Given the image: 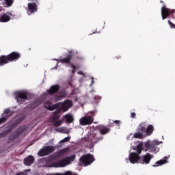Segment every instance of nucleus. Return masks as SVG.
<instances>
[{
    "mask_svg": "<svg viewBox=\"0 0 175 175\" xmlns=\"http://www.w3.org/2000/svg\"><path fill=\"white\" fill-rule=\"evenodd\" d=\"M13 1L14 0H5V5H7L8 8H10V6L13 5Z\"/></svg>",
    "mask_w": 175,
    "mask_h": 175,
    "instance_id": "obj_34",
    "label": "nucleus"
},
{
    "mask_svg": "<svg viewBox=\"0 0 175 175\" xmlns=\"http://www.w3.org/2000/svg\"><path fill=\"white\" fill-rule=\"evenodd\" d=\"M59 88H61V87L59 85H53L46 91L49 95H54V94H57V92L59 91Z\"/></svg>",
    "mask_w": 175,
    "mask_h": 175,
    "instance_id": "obj_17",
    "label": "nucleus"
},
{
    "mask_svg": "<svg viewBox=\"0 0 175 175\" xmlns=\"http://www.w3.org/2000/svg\"><path fill=\"white\" fill-rule=\"evenodd\" d=\"M60 118L61 116L59 115H53V117L50 118V121L51 122H55L56 121H58Z\"/></svg>",
    "mask_w": 175,
    "mask_h": 175,
    "instance_id": "obj_28",
    "label": "nucleus"
},
{
    "mask_svg": "<svg viewBox=\"0 0 175 175\" xmlns=\"http://www.w3.org/2000/svg\"><path fill=\"white\" fill-rule=\"evenodd\" d=\"M174 14H175V10H172L170 8H166L165 5H164L161 8L162 20H166V18H167L169 17V16H172V17H174L173 15Z\"/></svg>",
    "mask_w": 175,
    "mask_h": 175,
    "instance_id": "obj_6",
    "label": "nucleus"
},
{
    "mask_svg": "<svg viewBox=\"0 0 175 175\" xmlns=\"http://www.w3.org/2000/svg\"><path fill=\"white\" fill-rule=\"evenodd\" d=\"M115 120H109L110 126H114Z\"/></svg>",
    "mask_w": 175,
    "mask_h": 175,
    "instance_id": "obj_45",
    "label": "nucleus"
},
{
    "mask_svg": "<svg viewBox=\"0 0 175 175\" xmlns=\"http://www.w3.org/2000/svg\"><path fill=\"white\" fill-rule=\"evenodd\" d=\"M16 99L18 103L21 102H24V100H27L28 99V93L25 92H17L16 93Z\"/></svg>",
    "mask_w": 175,
    "mask_h": 175,
    "instance_id": "obj_11",
    "label": "nucleus"
},
{
    "mask_svg": "<svg viewBox=\"0 0 175 175\" xmlns=\"http://www.w3.org/2000/svg\"><path fill=\"white\" fill-rule=\"evenodd\" d=\"M55 151V147L53 146H45L42 148L38 152V157H46V155H49V154H53Z\"/></svg>",
    "mask_w": 175,
    "mask_h": 175,
    "instance_id": "obj_5",
    "label": "nucleus"
},
{
    "mask_svg": "<svg viewBox=\"0 0 175 175\" xmlns=\"http://www.w3.org/2000/svg\"><path fill=\"white\" fill-rule=\"evenodd\" d=\"M113 125H116L117 126H120V125H121V121H120V120H115V122H114Z\"/></svg>",
    "mask_w": 175,
    "mask_h": 175,
    "instance_id": "obj_43",
    "label": "nucleus"
},
{
    "mask_svg": "<svg viewBox=\"0 0 175 175\" xmlns=\"http://www.w3.org/2000/svg\"><path fill=\"white\" fill-rule=\"evenodd\" d=\"M146 129L147 124H146V122L141 123L137 127L138 131L141 132L142 133H146Z\"/></svg>",
    "mask_w": 175,
    "mask_h": 175,
    "instance_id": "obj_20",
    "label": "nucleus"
},
{
    "mask_svg": "<svg viewBox=\"0 0 175 175\" xmlns=\"http://www.w3.org/2000/svg\"><path fill=\"white\" fill-rule=\"evenodd\" d=\"M57 132H60L61 133H66V129H65L64 127H62V128H59V129H56Z\"/></svg>",
    "mask_w": 175,
    "mask_h": 175,
    "instance_id": "obj_36",
    "label": "nucleus"
},
{
    "mask_svg": "<svg viewBox=\"0 0 175 175\" xmlns=\"http://www.w3.org/2000/svg\"><path fill=\"white\" fill-rule=\"evenodd\" d=\"M18 137V135L16 134V133H14L12 135H10L8 137L9 142H13V140H16Z\"/></svg>",
    "mask_w": 175,
    "mask_h": 175,
    "instance_id": "obj_29",
    "label": "nucleus"
},
{
    "mask_svg": "<svg viewBox=\"0 0 175 175\" xmlns=\"http://www.w3.org/2000/svg\"><path fill=\"white\" fill-rule=\"evenodd\" d=\"M73 173L72 171H67L65 172L64 173H55V175H72Z\"/></svg>",
    "mask_w": 175,
    "mask_h": 175,
    "instance_id": "obj_33",
    "label": "nucleus"
},
{
    "mask_svg": "<svg viewBox=\"0 0 175 175\" xmlns=\"http://www.w3.org/2000/svg\"><path fill=\"white\" fill-rule=\"evenodd\" d=\"M97 129L99 131L100 135H107L111 131L110 128L103 125H98Z\"/></svg>",
    "mask_w": 175,
    "mask_h": 175,
    "instance_id": "obj_16",
    "label": "nucleus"
},
{
    "mask_svg": "<svg viewBox=\"0 0 175 175\" xmlns=\"http://www.w3.org/2000/svg\"><path fill=\"white\" fill-rule=\"evenodd\" d=\"M25 172H17L15 175H28V173L27 172H31V170H25Z\"/></svg>",
    "mask_w": 175,
    "mask_h": 175,
    "instance_id": "obj_38",
    "label": "nucleus"
},
{
    "mask_svg": "<svg viewBox=\"0 0 175 175\" xmlns=\"http://www.w3.org/2000/svg\"><path fill=\"white\" fill-rule=\"evenodd\" d=\"M140 155L136 152H131L129 156L130 163H133V165H135V163H140Z\"/></svg>",
    "mask_w": 175,
    "mask_h": 175,
    "instance_id": "obj_8",
    "label": "nucleus"
},
{
    "mask_svg": "<svg viewBox=\"0 0 175 175\" xmlns=\"http://www.w3.org/2000/svg\"><path fill=\"white\" fill-rule=\"evenodd\" d=\"M75 159H76V155L72 154V156L64 158L60 161L52 163L50 167H65L66 166H68V165H70Z\"/></svg>",
    "mask_w": 175,
    "mask_h": 175,
    "instance_id": "obj_2",
    "label": "nucleus"
},
{
    "mask_svg": "<svg viewBox=\"0 0 175 175\" xmlns=\"http://www.w3.org/2000/svg\"><path fill=\"white\" fill-rule=\"evenodd\" d=\"M53 125L55 126H61V125H62V120H57L56 122H55L54 123H53Z\"/></svg>",
    "mask_w": 175,
    "mask_h": 175,
    "instance_id": "obj_37",
    "label": "nucleus"
},
{
    "mask_svg": "<svg viewBox=\"0 0 175 175\" xmlns=\"http://www.w3.org/2000/svg\"><path fill=\"white\" fill-rule=\"evenodd\" d=\"M133 137L135 139H143V133L139 131L138 133H135Z\"/></svg>",
    "mask_w": 175,
    "mask_h": 175,
    "instance_id": "obj_32",
    "label": "nucleus"
},
{
    "mask_svg": "<svg viewBox=\"0 0 175 175\" xmlns=\"http://www.w3.org/2000/svg\"><path fill=\"white\" fill-rule=\"evenodd\" d=\"M70 140V137H66L60 141V143H66V142H69Z\"/></svg>",
    "mask_w": 175,
    "mask_h": 175,
    "instance_id": "obj_40",
    "label": "nucleus"
},
{
    "mask_svg": "<svg viewBox=\"0 0 175 175\" xmlns=\"http://www.w3.org/2000/svg\"><path fill=\"white\" fill-rule=\"evenodd\" d=\"M160 3H163V5H165V3L163 2V1H161Z\"/></svg>",
    "mask_w": 175,
    "mask_h": 175,
    "instance_id": "obj_49",
    "label": "nucleus"
},
{
    "mask_svg": "<svg viewBox=\"0 0 175 175\" xmlns=\"http://www.w3.org/2000/svg\"><path fill=\"white\" fill-rule=\"evenodd\" d=\"M64 117L66 118V122L68 124H72V122L74 121L73 116L69 113L66 114Z\"/></svg>",
    "mask_w": 175,
    "mask_h": 175,
    "instance_id": "obj_26",
    "label": "nucleus"
},
{
    "mask_svg": "<svg viewBox=\"0 0 175 175\" xmlns=\"http://www.w3.org/2000/svg\"><path fill=\"white\" fill-rule=\"evenodd\" d=\"M118 59H120V58H121V57H116Z\"/></svg>",
    "mask_w": 175,
    "mask_h": 175,
    "instance_id": "obj_52",
    "label": "nucleus"
},
{
    "mask_svg": "<svg viewBox=\"0 0 175 175\" xmlns=\"http://www.w3.org/2000/svg\"><path fill=\"white\" fill-rule=\"evenodd\" d=\"M6 64H9V62L8 60V57L6 55H1L0 66H3V65H6Z\"/></svg>",
    "mask_w": 175,
    "mask_h": 175,
    "instance_id": "obj_21",
    "label": "nucleus"
},
{
    "mask_svg": "<svg viewBox=\"0 0 175 175\" xmlns=\"http://www.w3.org/2000/svg\"><path fill=\"white\" fill-rule=\"evenodd\" d=\"M168 24L170 26V28L175 29V25L173 23H172V21H168Z\"/></svg>",
    "mask_w": 175,
    "mask_h": 175,
    "instance_id": "obj_42",
    "label": "nucleus"
},
{
    "mask_svg": "<svg viewBox=\"0 0 175 175\" xmlns=\"http://www.w3.org/2000/svg\"><path fill=\"white\" fill-rule=\"evenodd\" d=\"M29 1H31V2H33L34 0H29Z\"/></svg>",
    "mask_w": 175,
    "mask_h": 175,
    "instance_id": "obj_53",
    "label": "nucleus"
},
{
    "mask_svg": "<svg viewBox=\"0 0 175 175\" xmlns=\"http://www.w3.org/2000/svg\"><path fill=\"white\" fill-rule=\"evenodd\" d=\"M10 16H9V15L5 14L3 15H2L0 17V22L1 23H8V21H10Z\"/></svg>",
    "mask_w": 175,
    "mask_h": 175,
    "instance_id": "obj_23",
    "label": "nucleus"
},
{
    "mask_svg": "<svg viewBox=\"0 0 175 175\" xmlns=\"http://www.w3.org/2000/svg\"><path fill=\"white\" fill-rule=\"evenodd\" d=\"M16 126H17V123H12L9 128L5 130V132L7 133L8 135H9V133H12V131L14 129V128H16Z\"/></svg>",
    "mask_w": 175,
    "mask_h": 175,
    "instance_id": "obj_25",
    "label": "nucleus"
},
{
    "mask_svg": "<svg viewBox=\"0 0 175 175\" xmlns=\"http://www.w3.org/2000/svg\"><path fill=\"white\" fill-rule=\"evenodd\" d=\"M55 111L53 112V116H59V114L62 111L61 109V104H59V107L55 108Z\"/></svg>",
    "mask_w": 175,
    "mask_h": 175,
    "instance_id": "obj_31",
    "label": "nucleus"
},
{
    "mask_svg": "<svg viewBox=\"0 0 175 175\" xmlns=\"http://www.w3.org/2000/svg\"><path fill=\"white\" fill-rule=\"evenodd\" d=\"M167 157H164L162 159L157 161L154 165H152L153 167H157V166H161V165H165V163H167Z\"/></svg>",
    "mask_w": 175,
    "mask_h": 175,
    "instance_id": "obj_19",
    "label": "nucleus"
},
{
    "mask_svg": "<svg viewBox=\"0 0 175 175\" xmlns=\"http://www.w3.org/2000/svg\"><path fill=\"white\" fill-rule=\"evenodd\" d=\"M70 64L71 66V68H72V69L76 70V66H75L72 63H70Z\"/></svg>",
    "mask_w": 175,
    "mask_h": 175,
    "instance_id": "obj_47",
    "label": "nucleus"
},
{
    "mask_svg": "<svg viewBox=\"0 0 175 175\" xmlns=\"http://www.w3.org/2000/svg\"><path fill=\"white\" fill-rule=\"evenodd\" d=\"M4 114H8L7 117H10L13 113L10 111V109H6L4 111Z\"/></svg>",
    "mask_w": 175,
    "mask_h": 175,
    "instance_id": "obj_35",
    "label": "nucleus"
},
{
    "mask_svg": "<svg viewBox=\"0 0 175 175\" xmlns=\"http://www.w3.org/2000/svg\"><path fill=\"white\" fill-rule=\"evenodd\" d=\"M66 152H68V148H64L58 151V152L56 153L55 157H59V155H64V154H66Z\"/></svg>",
    "mask_w": 175,
    "mask_h": 175,
    "instance_id": "obj_30",
    "label": "nucleus"
},
{
    "mask_svg": "<svg viewBox=\"0 0 175 175\" xmlns=\"http://www.w3.org/2000/svg\"><path fill=\"white\" fill-rule=\"evenodd\" d=\"M57 104H60V109L62 111H68L70 107L72 106V100H65L64 103H57Z\"/></svg>",
    "mask_w": 175,
    "mask_h": 175,
    "instance_id": "obj_12",
    "label": "nucleus"
},
{
    "mask_svg": "<svg viewBox=\"0 0 175 175\" xmlns=\"http://www.w3.org/2000/svg\"><path fill=\"white\" fill-rule=\"evenodd\" d=\"M65 96H66V92H61L59 96H55V100H62Z\"/></svg>",
    "mask_w": 175,
    "mask_h": 175,
    "instance_id": "obj_24",
    "label": "nucleus"
},
{
    "mask_svg": "<svg viewBox=\"0 0 175 175\" xmlns=\"http://www.w3.org/2000/svg\"><path fill=\"white\" fill-rule=\"evenodd\" d=\"M7 120H8L7 118H0V125H1V124H3L4 122H6Z\"/></svg>",
    "mask_w": 175,
    "mask_h": 175,
    "instance_id": "obj_41",
    "label": "nucleus"
},
{
    "mask_svg": "<svg viewBox=\"0 0 175 175\" xmlns=\"http://www.w3.org/2000/svg\"><path fill=\"white\" fill-rule=\"evenodd\" d=\"M95 161V158L91 154H87L81 156L79 159L80 166H88Z\"/></svg>",
    "mask_w": 175,
    "mask_h": 175,
    "instance_id": "obj_4",
    "label": "nucleus"
},
{
    "mask_svg": "<svg viewBox=\"0 0 175 175\" xmlns=\"http://www.w3.org/2000/svg\"><path fill=\"white\" fill-rule=\"evenodd\" d=\"M8 135V134L6 131H2L1 133H0V137H6Z\"/></svg>",
    "mask_w": 175,
    "mask_h": 175,
    "instance_id": "obj_39",
    "label": "nucleus"
},
{
    "mask_svg": "<svg viewBox=\"0 0 175 175\" xmlns=\"http://www.w3.org/2000/svg\"><path fill=\"white\" fill-rule=\"evenodd\" d=\"M154 156L150 153H146L145 155L140 157L139 163L142 165H148Z\"/></svg>",
    "mask_w": 175,
    "mask_h": 175,
    "instance_id": "obj_10",
    "label": "nucleus"
},
{
    "mask_svg": "<svg viewBox=\"0 0 175 175\" xmlns=\"http://www.w3.org/2000/svg\"><path fill=\"white\" fill-rule=\"evenodd\" d=\"M93 122H94V114L93 116L86 115L79 119V124L82 126L91 125V124H92Z\"/></svg>",
    "mask_w": 175,
    "mask_h": 175,
    "instance_id": "obj_7",
    "label": "nucleus"
},
{
    "mask_svg": "<svg viewBox=\"0 0 175 175\" xmlns=\"http://www.w3.org/2000/svg\"><path fill=\"white\" fill-rule=\"evenodd\" d=\"M152 132H154V126L150 124L147 126L145 133H146L148 136H150V135H152Z\"/></svg>",
    "mask_w": 175,
    "mask_h": 175,
    "instance_id": "obj_22",
    "label": "nucleus"
},
{
    "mask_svg": "<svg viewBox=\"0 0 175 175\" xmlns=\"http://www.w3.org/2000/svg\"><path fill=\"white\" fill-rule=\"evenodd\" d=\"M72 73H75V72H76V70L73 69V70H72Z\"/></svg>",
    "mask_w": 175,
    "mask_h": 175,
    "instance_id": "obj_50",
    "label": "nucleus"
},
{
    "mask_svg": "<svg viewBox=\"0 0 175 175\" xmlns=\"http://www.w3.org/2000/svg\"><path fill=\"white\" fill-rule=\"evenodd\" d=\"M84 142L86 143H90V147H94L95 144H98L99 142L103 140V136L99 135V134L96 133H90L88 137L83 138Z\"/></svg>",
    "mask_w": 175,
    "mask_h": 175,
    "instance_id": "obj_3",
    "label": "nucleus"
},
{
    "mask_svg": "<svg viewBox=\"0 0 175 175\" xmlns=\"http://www.w3.org/2000/svg\"><path fill=\"white\" fill-rule=\"evenodd\" d=\"M23 121L22 119H17L14 123L16 124V125H18V124H21V122Z\"/></svg>",
    "mask_w": 175,
    "mask_h": 175,
    "instance_id": "obj_44",
    "label": "nucleus"
},
{
    "mask_svg": "<svg viewBox=\"0 0 175 175\" xmlns=\"http://www.w3.org/2000/svg\"><path fill=\"white\" fill-rule=\"evenodd\" d=\"M131 118H136V113L135 112H132L131 113Z\"/></svg>",
    "mask_w": 175,
    "mask_h": 175,
    "instance_id": "obj_46",
    "label": "nucleus"
},
{
    "mask_svg": "<svg viewBox=\"0 0 175 175\" xmlns=\"http://www.w3.org/2000/svg\"><path fill=\"white\" fill-rule=\"evenodd\" d=\"M35 162V157L32 155H29L23 160V163L25 165V166H31L32 163Z\"/></svg>",
    "mask_w": 175,
    "mask_h": 175,
    "instance_id": "obj_15",
    "label": "nucleus"
},
{
    "mask_svg": "<svg viewBox=\"0 0 175 175\" xmlns=\"http://www.w3.org/2000/svg\"><path fill=\"white\" fill-rule=\"evenodd\" d=\"M159 146V142L158 141H147L144 145L143 142L139 143L136 148L137 154L139 155L142 154V151H155V147Z\"/></svg>",
    "mask_w": 175,
    "mask_h": 175,
    "instance_id": "obj_1",
    "label": "nucleus"
},
{
    "mask_svg": "<svg viewBox=\"0 0 175 175\" xmlns=\"http://www.w3.org/2000/svg\"><path fill=\"white\" fill-rule=\"evenodd\" d=\"M69 85H72V83H69Z\"/></svg>",
    "mask_w": 175,
    "mask_h": 175,
    "instance_id": "obj_54",
    "label": "nucleus"
},
{
    "mask_svg": "<svg viewBox=\"0 0 175 175\" xmlns=\"http://www.w3.org/2000/svg\"><path fill=\"white\" fill-rule=\"evenodd\" d=\"M79 75H83V72H79Z\"/></svg>",
    "mask_w": 175,
    "mask_h": 175,
    "instance_id": "obj_51",
    "label": "nucleus"
},
{
    "mask_svg": "<svg viewBox=\"0 0 175 175\" xmlns=\"http://www.w3.org/2000/svg\"><path fill=\"white\" fill-rule=\"evenodd\" d=\"M94 77H92V83H91V85H92V84H94Z\"/></svg>",
    "mask_w": 175,
    "mask_h": 175,
    "instance_id": "obj_48",
    "label": "nucleus"
},
{
    "mask_svg": "<svg viewBox=\"0 0 175 175\" xmlns=\"http://www.w3.org/2000/svg\"><path fill=\"white\" fill-rule=\"evenodd\" d=\"M72 58H73V55L72 53H68L66 57L59 59L61 64H71Z\"/></svg>",
    "mask_w": 175,
    "mask_h": 175,
    "instance_id": "obj_18",
    "label": "nucleus"
},
{
    "mask_svg": "<svg viewBox=\"0 0 175 175\" xmlns=\"http://www.w3.org/2000/svg\"><path fill=\"white\" fill-rule=\"evenodd\" d=\"M6 56L9 63V62H13L14 61H17L18 59H20L21 57V54H20V53L18 52L14 51Z\"/></svg>",
    "mask_w": 175,
    "mask_h": 175,
    "instance_id": "obj_9",
    "label": "nucleus"
},
{
    "mask_svg": "<svg viewBox=\"0 0 175 175\" xmlns=\"http://www.w3.org/2000/svg\"><path fill=\"white\" fill-rule=\"evenodd\" d=\"M24 131H25V127L20 126L16 129L15 134H16V135H18V136H20V135H21V133H23L24 132Z\"/></svg>",
    "mask_w": 175,
    "mask_h": 175,
    "instance_id": "obj_27",
    "label": "nucleus"
},
{
    "mask_svg": "<svg viewBox=\"0 0 175 175\" xmlns=\"http://www.w3.org/2000/svg\"><path fill=\"white\" fill-rule=\"evenodd\" d=\"M27 8H28V12H29V13L31 14H32V13H36V12H38V4H36V3H29L27 4Z\"/></svg>",
    "mask_w": 175,
    "mask_h": 175,
    "instance_id": "obj_14",
    "label": "nucleus"
},
{
    "mask_svg": "<svg viewBox=\"0 0 175 175\" xmlns=\"http://www.w3.org/2000/svg\"><path fill=\"white\" fill-rule=\"evenodd\" d=\"M44 106L45 109H47V110L53 111V110H55V109L59 106V104L56 103L53 105V103L50 101H46L44 103Z\"/></svg>",
    "mask_w": 175,
    "mask_h": 175,
    "instance_id": "obj_13",
    "label": "nucleus"
}]
</instances>
